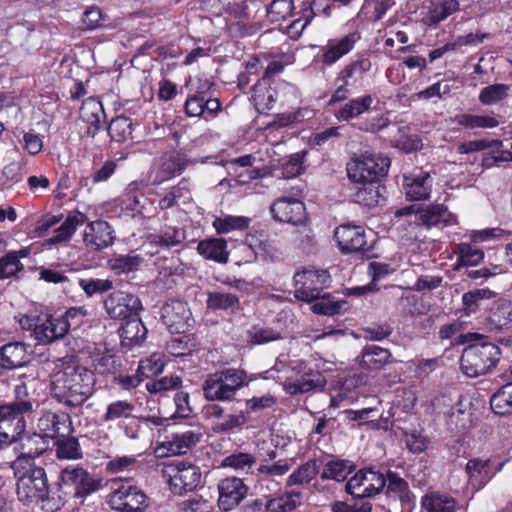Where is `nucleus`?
<instances>
[{"mask_svg":"<svg viewBox=\"0 0 512 512\" xmlns=\"http://www.w3.org/2000/svg\"><path fill=\"white\" fill-rule=\"evenodd\" d=\"M94 373L81 365H69L53 374L51 395L68 407H79L95 390Z\"/></svg>","mask_w":512,"mask_h":512,"instance_id":"obj_1","label":"nucleus"},{"mask_svg":"<svg viewBox=\"0 0 512 512\" xmlns=\"http://www.w3.org/2000/svg\"><path fill=\"white\" fill-rule=\"evenodd\" d=\"M456 343H469L460 357L461 369L468 377L486 375L492 372L500 361V348L489 341L488 336L484 334L477 332L460 334L456 337Z\"/></svg>","mask_w":512,"mask_h":512,"instance_id":"obj_2","label":"nucleus"},{"mask_svg":"<svg viewBox=\"0 0 512 512\" xmlns=\"http://www.w3.org/2000/svg\"><path fill=\"white\" fill-rule=\"evenodd\" d=\"M21 471H13L17 478V496L24 505L39 504L47 511H57L62 507L57 491L48 486L46 472L35 465L24 466Z\"/></svg>","mask_w":512,"mask_h":512,"instance_id":"obj_3","label":"nucleus"},{"mask_svg":"<svg viewBox=\"0 0 512 512\" xmlns=\"http://www.w3.org/2000/svg\"><path fill=\"white\" fill-rule=\"evenodd\" d=\"M250 379L245 370L225 368L207 375L202 385L204 398L208 401L229 402L237 392L248 386Z\"/></svg>","mask_w":512,"mask_h":512,"instance_id":"obj_4","label":"nucleus"},{"mask_svg":"<svg viewBox=\"0 0 512 512\" xmlns=\"http://www.w3.org/2000/svg\"><path fill=\"white\" fill-rule=\"evenodd\" d=\"M101 482L80 465H68L60 472L57 498L61 499L62 506L70 498L84 499L97 492L102 486Z\"/></svg>","mask_w":512,"mask_h":512,"instance_id":"obj_5","label":"nucleus"},{"mask_svg":"<svg viewBox=\"0 0 512 512\" xmlns=\"http://www.w3.org/2000/svg\"><path fill=\"white\" fill-rule=\"evenodd\" d=\"M33 405L30 401H14L0 405V448L17 442L25 432L31 418Z\"/></svg>","mask_w":512,"mask_h":512,"instance_id":"obj_6","label":"nucleus"},{"mask_svg":"<svg viewBox=\"0 0 512 512\" xmlns=\"http://www.w3.org/2000/svg\"><path fill=\"white\" fill-rule=\"evenodd\" d=\"M390 167V159L381 154L364 153L352 158L346 165L348 179L354 184L379 182Z\"/></svg>","mask_w":512,"mask_h":512,"instance_id":"obj_7","label":"nucleus"},{"mask_svg":"<svg viewBox=\"0 0 512 512\" xmlns=\"http://www.w3.org/2000/svg\"><path fill=\"white\" fill-rule=\"evenodd\" d=\"M395 217L408 216L410 223L430 229L432 227L444 228L456 222L454 215L444 204H430L424 207L409 205L395 211Z\"/></svg>","mask_w":512,"mask_h":512,"instance_id":"obj_8","label":"nucleus"},{"mask_svg":"<svg viewBox=\"0 0 512 512\" xmlns=\"http://www.w3.org/2000/svg\"><path fill=\"white\" fill-rule=\"evenodd\" d=\"M171 491L176 495H183L195 490L201 482L199 468L189 462L172 460L166 468Z\"/></svg>","mask_w":512,"mask_h":512,"instance_id":"obj_9","label":"nucleus"},{"mask_svg":"<svg viewBox=\"0 0 512 512\" xmlns=\"http://www.w3.org/2000/svg\"><path fill=\"white\" fill-rule=\"evenodd\" d=\"M296 299L312 302L320 297L323 289L331 283V277L326 270L305 269L294 275Z\"/></svg>","mask_w":512,"mask_h":512,"instance_id":"obj_10","label":"nucleus"},{"mask_svg":"<svg viewBox=\"0 0 512 512\" xmlns=\"http://www.w3.org/2000/svg\"><path fill=\"white\" fill-rule=\"evenodd\" d=\"M386 486L383 473L372 468L359 470L346 483V492L354 498L364 499L379 494Z\"/></svg>","mask_w":512,"mask_h":512,"instance_id":"obj_11","label":"nucleus"},{"mask_svg":"<svg viewBox=\"0 0 512 512\" xmlns=\"http://www.w3.org/2000/svg\"><path fill=\"white\" fill-rule=\"evenodd\" d=\"M142 308L138 296L120 290L110 293L104 300L107 315L115 320H126L133 315L137 316Z\"/></svg>","mask_w":512,"mask_h":512,"instance_id":"obj_12","label":"nucleus"},{"mask_svg":"<svg viewBox=\"0 0 512 512\" xmlns=\"http://www.w3.org/2000/svg\"><path fill=\"white\" fill-rule=\"evenodd\" d=\"M270 213L275 221L294 226L309 221L305 204L291 197L276 199L270 206Z\"/></svg>","mask_w":512,"mask_h":512,"instance_id":"obj_13","label":"nucleus"},{"mask_svg":"<svg viewBox=\"0 0 512 512\" xmlns=\"http://www.w3.org/2000/svg\"><path fill=\"white\" fill-rule=\"evenodd\" d=\"M146 500L144 492L130 484H122L109 495L111 508L120 512H140Z\"/></svg>","mask_w":512,"mask_h":512,"instance_id":"obj_14","label":"nucleus"},{"mask_svg":"<svg viewBox=\"0 0 512 512\" xmlns=\"http://www.w3.org/2000/svg\"><path fill=\"white\" fill-rule=\"evenodd\" d=\"M17 442L20 454L11 464L13 471H21L20 468L24 466L34 465L33 459L43 454L48 445L45 436L38 433L23 432Z\"/></svg>","mask_w":512,"mask_h":512,"instance_id":"obj_15","label":"nucleus"},{"mask_svg":"<svg viewBox=\"0 0 512 512\" xmlns=\"http://www.w3.org/2000/svg\"><path fill=\"white\" fill-rule=\"evenodd\" d=\"M249 487L238 477H226L218 483V506L225 512L237 507L248 495Z\"/></svg>","mask_w":512,"mask_h":512,"instance_id":"obj_16","label":"nucleus"},{"mask_svg":"<svg viewBox=\"0 0 512 512\" xmlns=\"http://www.w3.org/2000/svg\"><path fill=\"white\" fill-rule=\"evenodd\" d=\"M205 413L208 418L218 420L213 426L216 433L233 434L240 432L247 424V417L243 411L238 414L226 413L225 408L218 404L205 406Z\"/></svg>","mask_w":512,"mask_h":512,"instance_id":"obj_17","label":"nucleus"},{"mask_svg":"<svg viewBox=\"0 0 512 512\" xmlns=\"http://www.w3.org/2000/svg\"><path fill=\"white\" fill-rule=\"evenodd\" d=\"M161 319L171 333H184L191 323V312L187 303L171 300L161 309Z\"/></svg>","mask_w":512,"mask_h":512,"instance_id":"obj_18","label":"nucleus"},{"mask_svg":"<svg viewBox=\"0 0 512 512\" xmlns=\"http://www.w3.org/2000/svg\"><path fill=\"white\" fill-rule=\"evenodd\" d=\"M403 190L411 201L428 200L431 196L433 177L430 172L415 169L403 176Z\"/></svg>","mask_w":512,"mask_h":512,"instance_id":"obj_19","label":"nucleus"},{"mask_svg":"<svg viewBox=\"0 0 512 512\" xmlns=\"http://www.w3.org/2000/svg\"><path fill=\"white\" fill-rule=\"evenodd\" d=\"M339 248L344 253L366 250L365 231L362 226L343 224L334 231Z\"/></svg>","mask_w":512,"mask_h":512,"instance_id":"obj_20","label":"nucleus"},{"mask_svg":"<svg viewBox=\"0 0 512 512\" xmlns=\"http://www.w3.org/2000/svg\"><path fill=\"white\" fill-rule=\"evenodd\" d=\"M358 32H351L339 39L329 40L327 45L321 48V61L326 66H331L347 55L360 40Z\"/></svg>","mask_w":512,"mask_h":512,"instance_id":"obj_21","label":"nucleus"},{"mask_svg":"<svg viewBox=\"0 0 512 512\" xmlns=\"http://www.w3.org/2000/svg\"><path fill=\"white\" fill-rule=\"evenodd\" d=\"M452 400L444 395L436 398L433 405L439 409V413H443L446 417V425L450 431L464 430L468 422V414L459 400L455 405L451 404Z\"/></svg>","mask_w":512,"mask_h":512,"instance_id":"obj_22","label":"nucleus"},{"mask_svg":"<svg viewBox=\"0 0 512 512\" xmlns=\"http://www.w3.org/2000/svg\"><path fill=\"white\" fill-rule=\"evenodd\" d=\"M113 229L110 224L104 220L90 222L84 231L83 241L86 246L93 250H101L114 241Z\"/></svg>","mask_w":512,"mask_h":512,"instance_id":"obj_23","label":"nucleus"},{"mask_svg":"<svg viewBox=\"0 0 512 512\" xmlns=\"http://www.w3.org/2000/svg\"><path fill=\"white\" fill-rule=\"evenodd\" d=\"M29 345L23 342H10L0 347V367L14 370L28 364L31 360Z\"/></svg>","mask_w":512,"mask_h":512,"instance_id":"obj_24","label":"nucleus"},{"mask_svg":"<svg viewBox=\"0 0 512 512\" xmlns=\"http://www.w3.org/2000/svg\"><path fill=\"white\" fill-rule=\"evenodd\" d=\"M385 478L387 497L400 503L401 512H411L415 497L410 491L408 483L393 472H389Z\"/></svg>","mask_w":512,"mask_h":512,"instance_id":"obj_25","label":"nucleus"},{"mask_svg":"<svg viewBox=\"0 0 512 512\" xmlns=\"http://www.w3.org/2000/svg\"><path fill=\"white\" fill-rule=\"evenodd\" d=\"M503 465L504 463H500L494 470H492L490 460L475 458L467 462L465 471L472 487L479 490L502 469Z\"/></svg>","mask_w":512,"mask_h":512,"instance_id":"obj_26","label":"nucleus"},{"mask_svg":"<svg viewBox=\"0 0 512 512\" xmlns=\"http://www.w3.org/2000/svg\"><path fill=\"white\" fill-rule=\"evenodd\" d=\"M275 84V81H270L267 77H262L254 85L252 101L258 112L263 113L272 109L278 97Z\"/></svg>","mask_w":512,"mask_h":512,"instance_id":"obj_27","label":"nucleus"},{"mask_svg":"<svg viewBox=\"0 0 512 512\" xmlns=\"http://www.w3.org/2000/svg\"><path fill=\"white\" fill-rule=\"evenodd\" d=\"M79 114L81 120L87 124L86 135L94 138L105 115L101 102L92 97L87 98L83 101Z\"/></svg>","mask_w":512,"mask_h":512,"instance_id":"obj_28","label":"nucleus"},{"mask_svg":"<svg viewBox=\"0 0 512 512\" xmlns=\"http://www.w3.org/2000/svg\"><path fill=\"white\" fill-rule=\"evenodd\" d=\"M39 427L45 436L64 437L71 432V420L65 413L46 412L39 419Z\"/></svg>","mask_w":512,"mask_h":512,"instance_id":"obj_29","label":"nucleus"},{"mask_svg":"<svg viewBox=\"0 0 512 512\" xmlns=\"http://www.w3.org/2000/svg\"><path fill=\"white\" fill-rule=\"evenodd\" d=\"M197 252L206 260L226 264L229 260L227 241L223 238H208L198 242Z\"/></svg>","mask_w":512,"mask_h":512,"instance_id":"obj_30","label":"nucleus"},{"mask_svg":"<svg viewBox=\"0 0 512 512\" xmlns=\"http://www.w3.org/2000/svg\"><path fill=\"white\" fill-rule=\"evenodd\" d=\"M373 101L374 99L370 94L350 99L334 110V116L338 121L349 122L367 112L371 108Z\"/></svg>","mask_w":512,"mask_h":512,"instance_id":"obj_31","label":"nucleus"},{"mask_svg":"<svg viewBox=\"0 0 512 512\" xmlns=\"http://www.w3.org/2000/svg\"><path fill=\"white\" fill-rule=\"evenodd\" d=\"M32 326L33 336L39 343H51L65 336L58 329L59 319L52 316H46L44 319L37 318L33 324H30V327Z\"/></svg>","mask_w":512,"mask_h":512,"instance_id":"obj_32","label":"nucleus"},{"mask_svg":"<svg viewBox=\"0 0 512 512\" xmlns=\"http://www.w3.org/2000/svg\"><path fill=\"white\" fill-rule=\"evenodd\" d=\"M86 220V216L80 212H74L53 230V235L46 239L48 245H56L67 242L71 239L78 226L82 225Z\"/></svg>","mask_w":512,"mask_h":512,"instance_id":"obj_33","label":"nucleus"},{"mask_svg":"<svg viewBox=\"0 0 512 512\" xmlns=\"http://www.w3.org/2000/svg\"><path fill=\"white\" fill-rule=\"evenodd\" d=\"M456 500L452 496L432 491L421 498L422 512H456Z\"/></svg>","mask_w":512,"mask_h":512,"instance_id":"obj_34","label":"nucleus"},{"mask_svg":"<svg viewBox=\"0 0 512 512\" xmlns=\"http://www.w3.org/2000/svg\"><path fill=\"white\" fill-rule=\"evenodd\" d=\"M491 329L503 330L512 323V302L507 299H499L493 303L487 317Z\"/></svg>","mask_w":512,"mask_h":512,"instance_id":"obj_35","label":"nucleus"},{"mask_svg":"<svg viewBox=\"0 0 512 512\" xmlns=\"http://www.w3.org/2000/svg\"><path fill=\"white\" fill-rule=\"evenodd\" d=\"M388 349L377 345H367L360 354V367L367 370H380L391 360Z\"/></svg>","mask_w":512,"mask_h":512,"instance_id":"obj_36","label":"nucleus"},{"mask_svg":"<svg viewBox=\"0 0 512 512\" xmlns=\"http://www.w3.org/2000/svg\"><path fill=\"white\" fill-rule=\"evenodd\" d=\"M206 306L213 311L222 310L230 313L241 309L239 297L223 290L208 291Z\"/></svg>","mask_w":512,"mask_h":512,"instance_id":"obj_37","label":"nucleus"},{"mask_svg":"<svg viewBox=\"0 0 512 512\" xmlns=\"http://www.w3.org/2000/svg\"><path fill=\"white\" fill-rule=\"evenodd\" d=\"M424 9L429 25H437L459 9L457 0H430Z\"/></svg>","mask_w":512,"mask_h":512,"instance_id":"obj_38","label":"nucleus"},{"mask_svg":"<svg viewBox=\"0 0 512 512\" xmlns=\"http://www.w3.org/2000/svg\"><path fill=\"white\" fill-rule=\"evenodd\" d=\"M302 493L300 491H286L277 497L269 498L265 505V512H292L301 505Z\"/></svg>","mask_w":512,"mask_h":512,"instance_id":"obj_39","label":"nucleus"},{"mask_svg":"<svg viewBox=\"0 0 512 512\" xmlns=\"http://www.w3.org/2000/svg\"><path fill=\"white\" fill-rule=\"evenodd\" d=\"M379 182H367V184H358L356 191L352 195L355 203L364 207L373 208L384 200L381 193Z\"/></svg>","mask_w":512,"mask_h":512,"instance_id":"obj_40","label":"nucleus"},{"mask_svg":"<svg viewBox=\"0 0 512 512\" xmlns=\"http://www.w3.org/2000/svg\"><path fill=\"white\" fill-rule=\"evenodd\" d=\"M323 469L320 472L322 480L344 481L355 469L353 462L345 459H330L323 462Z\"/></svg>","mask_w":512,"mask_h":512,"instance_id":"obj_41","label":"nucleus"},{"mask_svg":"<svg viewBox=\"0 0 512 512\" xmlns=\"http://www.w3.org/2000/svg\"><path fill=\"white\" fill-rule=\"evenodd\" d=\"M325 385L324 377L319 373H308L295 381L285 383V391L290 395L304 394Z\"/></svg>","mask_w":512,"mask_h":512,"instance_id":"obj_42","label":"nucleus"},{"mask_svg":"<svg viewBox=\"0 0 512 512\" xmlns=\"http://www.w3.org/2000/svg\"><path fill=\"white\" fill-rule=\"evenodd\" d=\"M122 342L127 345L141 343L147 335V328L137 316H131L125 320V323L119 329Z\"/></svg>","mask_w":512,"mask_h":512,"instance_id":"obj_43","label":"nucleus"},{"mask_svg":"<svg viewBox=\"0 0 512 512\" xmlns=\"http://www.w3.org/2000/svg\"><path fill=\"white\" fill-rule=\"evenodd\" d=\"M494 292L490 289H473L462 295V308L459 310L462 316L469 317L479 312L483 301L491 299Z\"/></svg>","mask_w":512,"mask_h":512,"instance_id":"obj_44","label":"nucleus"},{"mask_svg":"<svg viewBox=\"0 0 512 512\" xmlns=\"http://www.w3.org/2000/svg\"><path fill=\"white\" fill-rule=\"evenodd\" d=\"M323 461L321 459H310L299 466L286 480V486L303 485L309 483L319 472Z\"/></svg>","mask_w":512,"mask_h":512,"instance_id":"obj_45","label":"nucleus"},{"mask_svg":"<svg viewBox=\"0 0 512 512\" xmlns=\"http://www.w3.org/2000/svg\"><path fill=\"white\" fill-rule=\"evenodd\" d=\"M372 67L371 60L368 56L361 55L355 60L347 63L337 74L336 82H347L356 77H362Z\"/></svg>","mask_w":512,"mask_h":512,"instance_id":"obj_46","label":"nucleus"},{"mask_svg":"<svg viewBox=\"0 0 512 512\" xmlns=\"http://www.w3.org/2000/svg\"><path fill=\"white\" fill-rule=\"evenodd\" d=\"M135 405L126 400H117L107 406L102 419L104 422H125L132 417Z\"/></svg>","mask_w":512,"mask_h":512,"instance_id":"obj_47","label":"nucleus"},{"mask_svg":"<svg viewBox=\"0 0 512 512\" xmlns=\"http://www.w3.org/2000/svg\"><path fill=\"white\" fill-rule=\"evenodd\" d=\"M455 121L458 125L469 129H492L499 125V121L493 115L463 113L457 115Z\"/></svg>","mask_w":512,"mask_h":512,"instance_id":"obj_48","label":"nucleus"},{"mask_svg":"<svg viewBox=\"0 0 512 512\" xmlns=\"http://www.w3.org/2000/svg\"><path fill=\"white\" fill-rule=\"evenodd\" d=\"M92 366L100 375H117L122 369V360L115 354H99L93 357Z\"/></svg>","mask_w":512,"mask_h":512,"instance_id":"obj_49","label":"nucleus"},{"mask_svg":"<svg viewBox=\"0 0 512 512\" xmlns=\"http://www.w3.org/2000/svg\"><path fill=\"white\" fill-rule=\"evenodd\" d=\"M251 219L244 216L225 215L216 217L213 227L218 234H227L232 231H243L250 225Z\"/></svg>","mask_w":512,"mask_h":512,"instance_id":"obj_50","label":"nucleus"},{"mask_svg":"<svg viewBox=\"0 0 512 512\" xmlns=\"http://www.w3.org/2000/svg\"><path fill=\"white\" fill-rule=\"evenodd\" d=\"M494 413L508 415L512 413V382L503 385L490 399Z\"/></svg>","mask_w":512,"mask_h":512,"instance_id":"obj_51","label":"nucleus"},{"mask_svg":"<svg viewBox=\"0 0 512 512\" xmlns=\"http://www.w3.org/2000/svg\"><path fill=\"white\" fill-rule=\"evenodd\" d=\"M511 91V86L504 83L488 85L480 90L478 100L483 105H493L505 100Z\"/></svg>","mask_w":512,"mask_h":512,"instance_id":"obj_52","label":"nucleus"},{"mask_svg":"<svg viewBox=\"0 0 512 512\" xmlns=\"http://www.w3.org/2000/svg\"><path fill=\"white\" fill-rule=\"evenodd\" d=\"M185 239V231L174 226L163 227L158 234L151 235V242L161 247L177 246Z\"/></svg>","mask_w":512,"mask_h":512,"instance_id":"obj_53","label":"nucleus"},{"mask_svg":"<svg viewBox=\"0 0 512 512\" xmlns=\"http://www.w3.org/2000/svg\"><path fill=\"white\" fill-rule=\"evenodd\" d=\"M87 310L84 306L71 307L69 308L62 317H59V331L66 335L69 330L78 329L85 317L87 316Z\"/></svg>","mask_w":512,"mask_h":512,"instance_id":"obj_54","label":"nucleus"},{"mask_svg":"<svg viewBox=\"0 0 512 512\" xmlns=\"http://www.w3.org/2000/svg\"><path fill=\"white\" fill-rule=\"evenodd\" d=\"M27 251H12L0 258V280L10 278L23 269L20 258L25 257Z\"/></svg>","mask_w":512,"mask_h":512,"instance_id":"obj_55","label":"nucleus"},{"mask_svg":"<svg viewBox=\"0 0 512 512\" xmlns=\"http://www.w3.org/2000/svg\"><path fill=\"white\" fill-rule=\"evenodd\" d=\"M108 134L112 141L122 143L131 138L132 121L126 116H117L108 125Z\"/></svg>","mask_w":512,"mask_h":512,"instance_id":"obj_56","label":"nucleus"},{"mask_svg":"<svg viewBox=\"0 0 512 512\" xmlns=\"http://www.w3.org/2000/svg\"><path fill=\"white\" fill-rule=\"evenodd\" d=\"M312 302L311 309L314 313L328 316L339 314L342 307L347 304L344 300H333L329 293H321L320 297Z\"/></svg>","mask_w":512,"mask_h":512,"instance_id":"obj_57","label":"nucleus"},{"mask_svg":"<svg viewBox=\"0 0 512 512\" xmlns=\"http://www.w3.org/2000/svg\"><path fill=\"white\" fill-rule=\"evenodd\" d=\"M212 83L205 81L195 91L194 94L188 96L185 101L184 109L185 113L189 117H200L204 115L205 110L203 106V93L205 89H210Z\"/></svg>","mask_w":512,"mask_h":512,"instance_id":"obj_58","label":"nucleus"},{"mask_svg":"<svg viewBox=\"0 0 512 512\" xmlns=\"http://www.w3.org/2000/svg\"><path fill=\"white\" fill-rule=\"evenodd\" d=\"M257 462V457L255 454L247 453V452H241V451H234L230 455L226 456L222 462V467H229L236 471H243L246 469H250L253 467Z\"/></svg>","mask_w":512,"mask_h":512,"instance_id":"obj_59","label":"nucleus"},{"mask_svg":"<svg viewBox=\"0 0 512 512\" xmlns=\"http://www.w3.org/2000/svg\"><path fill=\"white\" fill-rule=\"evenodd\" d=\"M294 242L295 244L305 253L312 252L316 240L315 234L311 227L308 225V222H304L303 224H298L297 229L294 230Z\"/></svg>","mask_w":512,"mask_h":512,"instance_id":"obj_60","label":"nucleus"},{"mask_svg":"<svg viewBox=\"0 0 512 512\" xmlns=\"http://www.w3.org/2000/svg\"><path fill=\"white\" fill-rule=\"evenodd\" d=\"M56 454L58 458L79 459L82 452L78 440L74 437H59L56 441Z\"/></svg>","mask_w":512,"mask_h":512,"instance_id":"obj_61","label":"nucleus"},{"mask_svg":"<svg viewBox=\"0 0 512 512\" xmlns=\"http://www.w3.org/2000/svg\"><path fill=\"white\" fill-rule=\"evenodd\" d=\"M192 163L193 162L188 159L186 155L176 153L170 155L162 162L161 171L166 175L167 178H170L176 174L182 173V171H184Z\"/></svg>","mask_w":512,"mask_h":512,"instance_id":"obj_62","label":"nucleus"},{"mask_svg":"<svg viewBox=\"0 0 512 512\" xmlns=\"http://www.w3.org/2000/svg\"><path fill=\"white\" fill-rule=\"evenodd\" d=\"M458 253V263L462 266H476L484 258V252L470 243L459 244Z\"/></svg>","mask_w":512,"mask_h":512,"instance_id":"obj_63","label":"nucleus"},{"mask_svg":"<svg viewBox=\"0 0 512 512\" xmlns=\"http://www.w3.org/2000/svg\"><path fill=\"white\" fill-rule=\"evenodd\" d=\"M392 124L389 119V112L369 116L358 124V129L369 133H378Z\"/></svg>","mask_w":512,"mask_h":512,"instance_id":"obj_64","label":"nucleus"}]
</instances>
